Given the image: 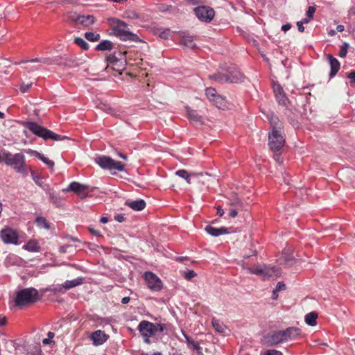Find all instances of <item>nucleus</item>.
<instances>
[{
  "instance_id": "1",
  "label": "nucleus",
  "mask_w": 355,
  "mask_h": 355,
  "mask_svg": "<svg viewBox=\"0 0 355 355\" xmlns=\"http://www.w3.org/2000/svg\"><path fill=\"white\" fill-rule=\"evenodd\" d=\"M268 118L271 128V132L268 135V145L271 150L278 151L285 143V139L282 132V123L272 113L268 115Z\"/></svg>"
},
{
  "instance_id": "2",
  "label": "nucleus",
  "mask_w": 355,
  "mask_h": 355,
  "mask_svg": "<svg viewBox=\"0 0 355 355\" xmlns=\"http://www.w3.org/2000/svg\"><path fill=\"white\" fill-rule=\"evenodd\" d=\"M3 162L7 166H10L24 177L28 175V166L26 164L25 156L22 153H6L3 154Z\"/></svg>"
},
{
  "instance_id": "3",
  "label": "nucleus",
  "mask_w": 355,
  "mask_h": 355,
  "mask_svg": "<svg viewBox=\"0 0 355 355\" xmlns=\"http://www.w3.org/2000/svg\"><path fill=\"white\" fill-rule=\"evenodd\" d=\"M110 21L114 35L121 40H130L132 42L139 41V37L130 31L128 24L125 22L115 18L111 19Z\"/></svg>"
},
{
  "instance_id": "4",
  "label": "nucleus",
  "mask_w": 355,
  "mask_h": 355,
  "mask_svg": "<svg viewBox=\"0 0 355 355\" xmlns=\"http://www.w3.org/2000/svg\"><path fill=\"white\" fill-rule=\"evenodd\" d=\"M24 126L30 130L34 135L42 137L44 140L51 139L54 141H61L67 139L65 136L58 135L46 128L38 125L35 122L26 121L23 123Z\"/></svg>"
},
{
  "instance_id": "5",
  "label": "nucleus",
  "mask_w": 355,
  "mask_h": 355,
  "mask_svg": "<svg viewBox=\"0 0 355 355\" xmlns=\"http://www.w3.org/2000/svg\"><path fill=\"white\" fill-rule=\"evenodd\" d=\"M138 330L144 337V342L150 343V338L157 332H162L164 327L161 324H154L146 320H142L138 325Z\"/></svg>"
},
{
  "instance_id": "6",
  "label": "nucleus",
  "mask_w": 355,
  "mask_h": 355,
  "mask_svg": "<svg viewBox=\"0 0 355 355\" xmlns=\"http://www.w3.org/2000/svg\"><path fill=\"white\" fill-rule=\"evenodd\" d=\"M38 298V291L35 288H24L17 293L15 304L17 306L22 307L35 303Z\"/></svg>"
},
{
  "instance_id": "7",
  "label": "nucleus",
  "mask_w": 355,
  "mask_h": 355,
  "mask_svg": "<svg viewBox=\"0 0 355 355\" xmlns=\"http://www.w3.org/2000/svg\"><path fill=\"white\" fill-rule=\"evenodd\" d=\"M68 21L83 27H89L96 22V17L92 15H81L75 12H68L66 15Z\"/></svg>"
},
{
  "instance_id": "8",
  "label": "nucleus",
  "mask_w": 355,
  "mask_h": 355,
  "mask_svg": "<svg viewBox=\"0 0 355 355\" xmlns=\"http://www.w3.org/2000/svg\"><path fill=\"white\" fill-rule=\"evenodd\" d=\"M96 162L103 169L123 171L125 165L121 162L115 161L110 157L100 156L95 159Z\"/></svg>"
},
{
  "instance_id": "9",
  "label": "nucleus",
  "mask_w": 355,
  "mask_h": 355,
  "mask_svg": "<svg viewBox=\"0 0 355 355\" xmlns=\"http://www.w3.org/2000/svg\"><path fill=\"white\" fill-rule=\"evenodd\" d=\"M193 11L198 19L204 22H210L215 15L213 8L205 6H198Z\"/></svg>"
},
{
  "instance_id": "10",
  "label": "nucleus",
  "mask_w": 355,
  "mask_h": 355,
  "mask_svg": "<svg viewBox=\"0 0 355 355\" xmlns=\"http://www.w3.org/2000/svg\"><path fill=\"white\" fill-rule=\"evenodd\" d=\"M283 343L284 342L282 330L269 332L263 338V343L268 347L275 346Z\"/></svg>"
},
{
  "instance_id": "11",
  "label": "nucleus",
  "mask_w": 355,
  "mask_h": 355,
  "mask_svg": "<svg viewBox=\"0 0 355 355\" xmlns=\"http://www.w3.org/2000/svg\"><path fill=\"white\" fill-rule=\"evenodd\" d=\"M144 278L146 282L148 287L155 291H159L162 288V283L160 279L154 273L151 272H146L144 273Z\"/></svg>"
},
{
  "instance_id": "12",
  "label": "nucleus",
  "mask_w": 355,
  "mask_h": 355,
  "mask_svg": "<svg viewBox=\"0 0 355 355\" xmlns=\"http://www.w3.org/2000/svg\"><path fill=\"white\" fill-rule=\"evenodd\" d=\"M0 237L6 244H17L18 242V234L16 231L10 227H6L1 230Z\"/></svg>"
},
{
  "instance_id": "13",
  "label": "nucleus",
  "mask_w": 355,
  "mask_h": 355,
  "mask_svg": "<svg viewBox=\"0 0 355 355\" xmlns=\"http://www.w3.org/2000/svg\"><path fill=\"white\" fill-rule=\"evenodd\" d=\"M87 189V185L82 184L77 182H73L64 191L67 192L73 191L77 193L80 197V198L83 199L87 196V193L86 192Z\"/></svg>"
},
{
  "instance_id": "14",
  "label": "nucleus",
  "mask_w": 355,
  "mask_h": 355,
  "mask_svg": "<svg viewBox=\"0 0 355 355\" xmlns=\"http://www.w3.org/2000/svg\"><path fill=\"white\" fill-rule=\"evenodd\" d=\"M282 331L284 343L297 338L301 334V330L294 327H288L284 330H282Z\"/></svg>"
},
{
  "instance_id": "15",
  "label": "nucleus",
  "mask_w": 355,
  "mask_h": 355,
  "mask_svg": "<svg viewBox=\"0 0 355 355\" xmlns=\"http://www.w3.org/2000/svg\"><path fill=\"white\" fill-rule=\"evenodd\" d=\"M273 91L279 104L286 105L288 102V99L286 96L282 86L279 84H275L273 86Z\"/></svg>"
},
{
  "instance_id": "16",
  "label": "nucleus",
  "mask_w": 355,
  "mask_h": 355,
  "mask_svg": "<svg viewBox=\"0 0 355 355\" xmlns=\"http://www.w3.org/2000/svg\"><path fill=\"white\" fill-rule=\"evenodd\" d=\"M93 344L96 346L101 345L105 343L108 338V336L101 330H97L92 333L90 336Z\"/></svg>"
},
{
  "instance_id": "17",
  "label": "nucleus",
  "mask_w": 355,
  "mask_h": 355,
  "mask_svg": "<svg viewBox=\"0 0 355 355\" xmlns=\"http://www.w3.org/2000/svg\"><path fill=\"white\" fill-rule=\"evenodd\" d=\"M281 275L280 269L275 266H265L264 277L268 278H277Z\"/></svg>"
},
{
  "instance_id": "18",
  "label": "nucleus",
  "mask_w": 355,
  "mask_h": 355,
  "mask_svg": "<svg viewBox=\"0 0 355 355\" xmlns=\"http://www.w3.org/2000/svg\"><path fill=\"white\" fill-rule=\"evenodd\" d=\"M327 57L331 67L329 76L331 78L338 73L340 69V64L339 61L336 58H334L331 54H328Z\"/></svg>"
},
{
  "instance_id": "19",
  "label": "nucleus",
  "mask_w": 355,
  "mask_h": 355,
  "mask_svg": "<svg viewBox=\"0 0 355 355\" xmlns=\"http://www.w3.org/2000/svg\"><path fill=\"white\" fill-rule=\"evenodd\" d=\"M206 232L213 236H218L221 234H225L230 233L228 229L225 227H221L220 228L214 227L211 225H208L205 228Z\"/></svg>"
},
{
  "instance_id": "20",
  "label": "nucleus",
  "mask_w": 355,
  "mask_h": 355,
  "mask_svg": "<svg viewBox=\"0 0 355 355\" xmlns=\"http://www.w3.org/2000/svg\"><path fill=\"white\" fill-rule=\"evenodd\" d=\"M125 205L135 211H141L146 207V202L142 199H139L135 201L126 202Z\"/></svg>"
},
{
  "instance_id": "21",
  "label": "nucleus",
  "mask_w": 355,
  "mask_h": 355,
  "mask_svg": "<svg viewBox=\"0 0 355 355\" xmlns=\"http://www.w3.org/2000/svg\"><path fill=\"white\" fill-rule=\"evenodd\" d=\"M243 78H244V76L242 73H241L239 71H235L234 73L231 74L230 76H226L224 80L225 82L236 83L242 81ZM220 81H223V78H221L220 79Z\"/></svg>"
},
{
  "instance_id": "22",
  "label": "nucleus",
  "mask_w": 355,
  "mask_h": 355,
  "mask_svg": "<svg viewBox=\"0 0 355 355\" xmlns=\"http://www.w3.org/2000/svg\"><path fill=\"white\" fill-rule=\"evenodd\" d=\"M180 44L190 49H193L196 46L193 37L189 35H183L181 38Z\"/></svg>"
},
{
  "instance_id": "23",
  "label": "nucleus",
  "mask_w": 355,
  "mask_h": 355,
  "mask_svg": "<svg viewBox=\"0 0 355 355\" xmlns=\"http://www.w3.org/2000/svg\"><path fill=\"white\" fill-rule=\"evenodd\" d=\"M83 282L82 277H78L73 280H67L62 284V288H64L65 290H69L72 288H74L77 286L82 284Z\"/></svg>"
},
{
  "instance_id": "24",
  "label": "nucleus",
  "mask_w": 355,
  "mask_h": 355,
  "mask_svg": "<svg viewBox=\"0 0 355 355\" xmlns=\"http://www.w3.org/2000/svg\"><path fill=\"white\" fill-rule=\"evenodd\" d=\"M175 174L178 176H179L182 178H184L188 184H191V176H198V175H202V173H196L189 174L186 170H184V169L177 171L175 172Z\"/></svg>"
},
{
  "instance_id": "25",
  "label": "nucleus",
  "mask_w": 355,
  "mask_h": 355,
  "mask_svg": "<svg viewBox=\"0 0 355 355\" xmlns=\"http://www.w3.org/2000/svg\"><path fill=\"white\" fill-rule=\"evenodd\" d=\"M187 112L190 121L196 123H202V117L197 113L196 110L187 107Z\"/></svg>"
},
{
  "instance_id": "26",
  "label": "nucleus",
  "mask_w": 355,
  "mask_h": 355,
  "mask_svg": "<svg viewBox=\"0 0 355 355\" xmlns=\"http://www.w3.org/2000/svg\"><path fill=\"white\" fill-rule=\"evenodd\" d=\"M216 107L219 109L224 108L226 106L225 98L218 94L214 99L210 101Z\"/></svg>"
},
{
  "instance_id": "27",
  "label": "nucleus",
  "mask_w": 355,
  "mask_h": 355,
  "mask_svg": "<svg viewBox=\"0 0 355 355\" xmlns=\"http://www.w3.org/2000/svg\"><path fill=\"white\" fill-rule=\"evenodd\" d=\"M318 314L311 312L305 315V322L309 326H315L317 324Z\"/></svg>"
},
{
  "instance_id": "28",
  "label": "nucleus",
  "mask_w": 355,
  "mask_h": 355,
  "mask_svg": "<svg viewBox=\"0 0 355 355\" xmlns=\"http://www.w3.org/2000/svg\"><path fill=\"white\" fill-rule=\"evenodd\" d=\"M113 48V43L110 40H103L96 47L98 51L111 50Z\"/></svg>"
},
{
  "instance_id": "29",
  "label": "nucleus",
  "mask_w": 355,
  "mask_h": 355,
  "mask_svg": "<svg viewBox=\"0 0 355 355\" xmlns=\"http://www.w3.org/2000/svg\"><path fill=\"white\" fill-rule=\"evenodd\" d=\"M212 326L215 330L219 333H225L226 327L218 320L214 318L212 320Z\"/></svg>"
},
{
  "instance_id": "30",
  "label": "nucleus",
  "mask_w": 355,
  "mask_h": 355,
  "mask_svg": "<svg viewBox=\"0 0 355 355\" xmlns=\"http://www.w3.org/2000/svg\"><path fill=\"white\" fill-rule=\"evenodd\" d=\"M85 37L90 42H96L100 40V35L94 32H86Z\"/></svg>"
},
{
  "instance_id": "31",
  "label": "nucleus",
  "mask_w": 355,
  "mask_h": 355,
  "mask_svg": "<svg viewBox=\"0 0 355 355\" xmlns=\"http://www.w3.org/2000/svg\"><path fill=\"white\" fill-rule=\"evenodd\" d=\"M74 42L78 46L81 47L83 50H88L89 49V45L88 44V43L84 39H83L81 37H76L74 39Z\"/></svg>"
},
{
  "instance_id": "32",
  "label": "nucleus",
  "mask_w": 355,
  "mask_h": 355,
  "mask_svg": "<svg viewBox=\"0 0 355 355\" xmlns=\"http://www.w3.org/2000/svg\"><path fill=\"white\" fill-rule=\"evenodd\" d=\"M24 248L31 252H38L40 250V247L34 241L28 242L24 246Z\"/></svg>"
},
{
  "instance_id": "33",
  "label": "nucleus",
  "mask_w": 355,
  "mask_h": 355,
  "mask_svg": "<svg viewBox=\"0 0 355 355\" xmlns=\"http://www.w3.org/2000/svg\"><path fill=\"white\" fill-rule=\"evenodd\" d=\"M123 17L124 18L135 19L139 18V15L135 10H128L123 12Z\"/></svg>"
},
{
  "instance_id": "34",
  "label": "nucleus",
  "mask_w": 355,
  "mask_h": 355,
  "mask_svg": "<svg viewBox=\"0 0 355 355\" xmlns=\"http://www.w3.org/2000/svg\"><path fill=\"white\" fill-rule=\"evenodd\" d=\"M36 223L40 227H44L46 230L50 228L49 224L48 223L46 219L44 217H37L36 218Z\"/></svg>"
},
{
  "instance_id": "35",
  "label": "nucleus",
  "mask_w": 355,
  "mask_h": 355,
  "mask_svg": "<svg viewBox=\"0 0 355 355\" xmlns=\"http://www.w3.org/2000/svg\"><path fill=\"white\" fill-rule=\"evenodd\" d=\"M249 271L252 274L261 275L263 277H264L265 266L249 268Z\"/></svg>"
},
{
  "instance_id": "36",
  "label": "nucleus",
  "mask_w": 355,
  "mask_h": 355,
  "mask_svg": "<svg viewBox=\"0 0 355 355\" xmlns=\"http://www.w3.org/2000/svg\"><path fill=\"white\" fill-rule=\"evenodd\" d=\"M218 95L216 90L214 88L209 87L206 89V96L208 99L211 101Z\"/></svg>"
},
{
  "instance_id": "37",
  "label": "nucleus",
  "mask_w": 355,
  "mask_h": 355,
  "mask_svg": "<svg viewBox=\"0 0 355 355\" xmlns=\"http://www.w3.org/2000/svg\"><path fill=\"white\" fill-rule=\"evenodd\" d=\"M37 158L42 160L49 167L53 168L54 166V162L52 160H50L48 157H45L44 155L40 153Z\"/></svg>"
},
{
  "instance_id": "38",
  "label": "nucleus",
  "mask_w": 355,
  "mask_h": 355,
  "mask_svg": "<svg viewBox=\"0 0 355 355\" xmlns=\"http://www.w3.org/2000/svg\"><path fill=\"white\" fill-rule=\"evenodd\" d=\"M47 338L42 340V343L45 345H50L51 343H53L54 341L53 340V338L55 336V334L53 332L49 331L47 334Z\"/></svg>"
},
{
  "instance_id": "39",
  "label": "nucleus",
  "mask_w": 355,
  "mask_h": 355,
  "mask_svg": "<svg viewBox=\"0 0 355 355\" xmlns=\"http://www.w3.org/2000/svg\"><path fill=\"white\" fill-rule=\"evenodd\" d=\"M348 48H349L348 43L344 42L340 48V50L339 52V56L341 58H345L347 55Z\"/></svg>"
},
{
  "instance_id": "40",
  "label": "nucleus",
  "mask_w": 355,
  "mask_h": 355,
  "mask_svg": "<svg viewBox=\"0 0 355 355\" xmlns=\"http://www.w3.org/2000/svg\"><path fill=\"white\" fill-rule=\"evenodd\" d=\"M31 176L35 183L38 186H42L43 182L42 181V177L39 175H37L34 171H31Z\"/></svg>"
},
{
  "instance_id": "41",
  "label": "nucleus",
  "mask_w": 355,
  "mask_h": 355,
  "mask_svg": "<svg viewBox=\"0 0 355 355\" xmlns=\"http://www.w3.org/2000/svg\"><path fill=\"white\" fill-rule=\"evenodd\" d=\"M189 346L192 347L193 349L196 350L199 355H202V347L200 346L198 343L193 340L189 345Z\"/></svg>"
},
{
  "instance_id": "42",
  "label": "nucleus",
  "mask_w": 355,
  "mask_h": 355,
  "mask_svg": "<svg viewBox=\"0 0 355 355\" xmlns=\"http://www.w3.org/2000/svg\"><path fill=\"white\" fill-rule=\"evenodd\" d=\"M197 274L193 270H189L188 272H184V277L187 280H191L192 278L195 277Z\"/></svg>"
},
{
  "instance_id": "43",
  "label": "nucleus",
  "mask_w": 355,
  "mask_h": 355,
  "mask_svg": "<svg viewBox=\"0 0 355 355\" xmlns=\"http://www.w3.org/2000/svg\"><path fill=\"white\" fill-rule=\"evenodd\" d=\"M171 35V31L170 29L167 28L164 30L159 33V37L162 39L167 40L170 37Z\"/></svg>"
},
{
  "instance_id": "44",
  "label": "nucleus",
  "mask_w": 355,
  "mask_h": 355,
  "mask_svg": "<svg viewBox=\"0 0 355 355\" xmlns=\"http://www.w3.org/2000/svg\"><path fill=\"white\" fill-rule=\"evenodd\" d=\"M228 204L230 205H232V206H241V201L237 196H235V198H234L233 199L230 200Z\"/></svg>"
},
{
  "instance_id": "45",
  "label": "nucleus",
  "mask_w": 355,
  "mask_h": 355,
  "mask_svg": "<svg viewBox=\"0 0 355 355\" xmlns=\"http://www.w3.org/2000/svg\"><path fill=\"white\" fill-rule=\"evenodd\" d=\"M31 85H32V83H27V84H25L24 83H23L20 87L21 92L23 93L27 92L29 90Z\"/></svg>"
},
{
  "instance_id": "46",
  "label": "nucleus",
  "mask_w": 355,
  "mask_h": 355,
  "mask_svg": "<svg viewBox=\"0 0 355 355\" xmlns=\"http://www.w3.org/2000/svg\"><path fill=\"white\" fill-rule=\"evenodd\" d=\"M264 355H283L282 352L276 349H268L265 353Z\"/></svg>"
},
{
  "instance_id": "47",
  "label": "nucleus",
  "mask_w": 355,
  "mask_h": 355,
  "mask_svg": "<svg viewBox=\"0 0 355 355\" xmlns=\"http://www.w3.org/2000/svg\"><path fill=\"white\" fill-rule=\"evenodd\" d=\"M45 191L50 194L51 198H53V194L51 193V189L47 184L42 183V186H40Z\"/></svg>"
},
{
  "instance_id": "48",
  "label": "nucleus",
  "mask_w": 355,
  "mask_h": 355,
  "mask_svg": "<svg viewBox=\"0 0 355 355\" xmlns=\"http://www.w3.org/2000/svg\"><path fill=\"white\" fill-rule=\"evenodd\" d=\"M315 10L316 9L314 6H309L308 10L306 11V16L313 18Z\"/></svg>"
},
{
  "instance_id": "49",
  "label": "nucleus",
  "mask_w": 355,
  "mask_h": 355,
  "mask_svg": "<svg viewBox=\"0 0 355 355\" xmlns=\"http://www.w3.org/2000/svg\"><path fill=\"white\" fill-rule=\"evenodd\" d=\"M27 62L49 63V59L35 58V59L24 61V62Z\"/></svg>"
},
{
  "instance_id": "50",
  "label": "nucleus",
  "mask_w": 355,
  "mask_h": 355,
  "mask_svg": "<svg viewBox=\"0 0 355 355\" xmlns=\"http://www.w3.org/2000/svg\"><path fill=\"white\" fill-rule=\"evenodd\" d=\"M286 289V285L283 282H278L275 290L276 291H281Z\"/></svg>"
},
{
  "instance_id": "51",
  "label": "nucleus",
  "mask_w": 355,
  "mask_h": 355,
  "mask_svg": "<svg viewBox=\"0 0 355 355\" xmlns=\"http://www.w3.org/2000/svg\"><path fill=\"white\" fill-rule=\"evenodd\" d=\"M114 218H115L118 222H120V223H121V222L124 221V220H125V217H124V216H123V215H122V214H118V215H116V216H114Z\"/></svg>"
},
{
  "instance_id": "52",
  "label": "nucleus",
  "mask_w": 355,
  "mask_h": 355,
  "mask_svg": "<svg viewBox=\"0 0 355 355\" xmlns=\"http://www.w3.org/2000/svg\"><path fill=\"white\" fill-rule=\"evenodd\" d=\"M348 78L351 79L352 82L355 83V71L349 72Z\"/></svg>"
},
{
  "instance_id": "53",
  "label": "nucleus",
  "mask_w": 355,
  "mask_h": 355,
  "mask_svg": "<svg viewBox=\"0 0 355 355\" xmlns=\"http://www.w3.org/2000/svg\"><path fill=\"white\" fill-rule=\"evenodd\" d=\"M297 26L299 31L304 32V27L303 26V22L302 21H297Z\"/></svg>"
},
{
  "instance_id": "54",
  "label": "nucleus",
  "mask_w": 355,
  "mask_h": 355,
  "mask_svg": "<svg viewBox=\"0 0 355 355\" xmlns=\"http://www.w3.org/2000/svg\"><path fill=\"white\" fill-rule=\"evenodd\" d=\"M26 152L31 155H33L37 157H38V156H40V153H38L37 151L36 150H31V149H29L28 150H26Z\"/></svg>"
},
{
  "instance_id": "55",
  "label": "nucleus",
  "mask_w": 355,
  "mask_h": 355,
  "mask_svg": "<svg viewBox=\"0 0 355 355\" xmlns=\"http://www.w3.org/2000/svg\"><path fill=\"white\" fill-rule=\"evenodd\" d=\"M89 232H90L93 235H94V236H101V233H100L98 231H97V230H94V228H89Z\"/></svg>"
},
{
  "instance_id": "56",
  "label": "nucleus",
  "mask_w": 355,
  "mask_h": 355,
  "mask_svg": "<svg viewBox=\"0 0 355 355\" xmlns=\"http://www.w3.org/2000/svg\"><path fill=\"white\" fill-rule=\"evenodd\" d=\"M291 28V25L290 24H284L282 26V30L284 32H286L287 31H288L290 28Z\"/></svg>"
},
{
  "instance_id": "57",
  "label": "nucleus",
  "mask_w": 355,
  "mask_h": 355,
  "mask_svg": "<svg viewBox=\"0 0 355 355\" xmlns=\"http://www.w3.org/2000/svg\"><path fill=\"white\" fill-rule=\"evenodd\" d=\"M238 214V212H237V210L236 209H231L230 213H229V215L232 217V218H234L237 216Z\"/></svg>"
},
{
  "instance_id": "58",
  "label": "nucleus",
  "mask_w": 355,
  "mask_h": 355,
  "mask_svg": "<svg viewBox=\"0 0 355 355\" xmlns=\"http://www.w3.org/2000/svg\"><path fill=\"white\" fill-rule=\"evenodd\" d=\"M7 320L6 318L2 315H0V326H3L6 324Z\"/></svg>"
},
{
  "instance_id": "59",
  "label": "nucleus",
  "mask_w": 355,
  "mask_h": 355,
  "mask_svg": "<svg viewBox=\"0 0 355 355\" xmlns=\"http://www.w3.org/2000/svg\"><path fill=\"white\" fill-rule=\"evenodd\" d=\"M130 302V297H124L121 300V303L123 304H126Z\"/></svg>"
},
{
  "instance_id": "60",
  "label": "nucleus",
  "mask_w": 355,
  "mask_h": 355,
  "mask_svg": "<svg viewBox=\"0 0 355 355\" xmlns=\"http://www.w3.org/2000/svg\"><path fill=\"white\" fill-rule=\"evenodd\" d=\"M344 30H345V28H344L343 25H338L336 26V31H338V32L341 33V32L344 31Z\"/></svg>"
},
{
  "instance_id": "61",
  "label": "nucleus",
  "mask_w": 355,
  "mask_h": 355,
  "mask_svg": "<svg viewBox=\"0 0 355 355\" xmlns=\"http://www.w3.org/2000/svg\"><path fill=\"white\" fill-rule=\"evenodd\" d=\"M184 338L187 340V343L189 345L192 343V341H193V340H192L190 337H189L186 334H184Z\"/></svg>"
},
{
  "instance_id": "62",
  "label": "nucleus",
  "mask_w": 355,
  "mask_h": 355,
  "mask_svg": "<svg viewBox=\"0 0 355 355\" xmlns=\"http://www.w3.org/2000/svg\"><path fill=\"white\" fill-rule=\"evenodd\" d=\"M278 292L279 291H276V290H274L272 291V298L273 300H276L278 297V294H277Z\"/></svg>"
},
{
  "instance_id": "63",
  "label": "nucleus",
  "mask_w": 355,
  "mask_h": 355,
  "mask_svg": "<svg viewBox=\"0 0 355 355\" xmlns=\"http://www.w3.org/2000/svg\"><path fill=\"white\" fill-rule=\"evenodd\" d=\"M217 210H218V214L220 216H222L224 214V211L221 207H218Z\"/></svg>"
},
{
  "instance_id": "64",
  "label": "nucleus",
  "mask_w": 355,
  "mask_h": 355,
  "mask_svg": "<svg viewBox=\"0 0 355 355\" xmlns=\"http://www.w3.org/2000/svg\"><path fill=\"white\" fill-rule=\"evenodd\" d=\"M100 221L102 223H106L108 222V218L107 217H101V219H100Z\"/></svg>"
}]
</instances>
